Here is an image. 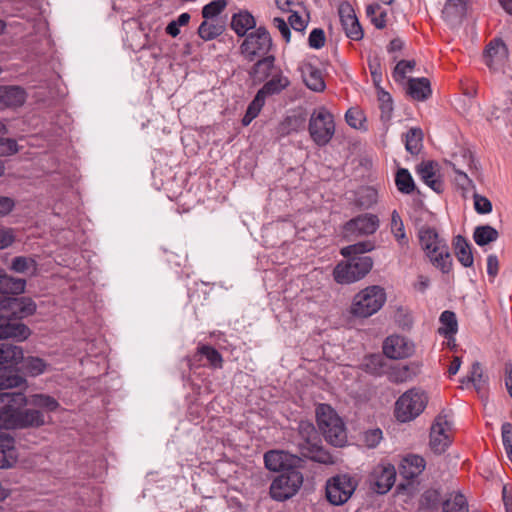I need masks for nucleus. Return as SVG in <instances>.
Instances as JSON below:
<instances>
[{"instance_id":"1","label":"nucleus","mask_w":512,"mask_h":512,"mask_svg":"<svg viewBox=\"0 0 512 512\" xmlns=\"http://www.w3.org/2000/svg\"><path fill=\"white\" fill-rule=\"evenodd\" d=\"M419 243L431 264L442 273L452 269V257L445 239L434 228L423 226L418 232Z\"/></svg>"},{"instance_id":"2","label":"nucleus","mask_w":512,"mask_h":512,"mask_svg":"<svg viewBox=\"0 0 512 512\" xmlns=\"http://www.w3.org/2000/svg\"><path fill=\"white\" fill-rule=\"evenodd\" d=\"M428 401L427 392L421 388L414 387L405 391L395 402V418L401 423L415 420L424 412Z\"/></svg>"},{"instance_id":"3","label":"nucleus","mask_w":512,"mask_h":512,"mask_svg":"<svg viewBox=\"0 0 512 512\" xmlns=\"http://www.w3.org/2000/svg\"><path fill=\"white\" fill-rule=\"evenodd\" d=\"M3 404L4 411L0 412V425L6 426L7 429L39 427L45 424L44 414L39 410H22V406H18L14 401Z\"/></svg>"},{"instance_id":"4","label":"nucleus","mask_w":512,"mask_h":512,"mask_svg":"<svg viewBox=\"0 0 512 512\" xmlns=\"http://www.w3.org/2000/svg\"><path fill=\"white\" fill-rule=\"evenodd\" d=\"M386 302V292L379 285L368 286L354 295L350 314L357 318H368L377 313Z\"/></svg>"},{"instance_id":"5","label":"nucleus","mask_w":512,"mask_h":512,"mask_svg":"<svg viewBox=\"0 0 512 512\" xmlns=\"http://www.w3.org/2000/svg\"><path fill=\"white\" fill-rule=\"evenodd\" d=\"M335 131L334 115L326 106H318L312 110L308 121V132L317 146H326L334 137Z\"/></svg>"},{"instance_id":"6","label":"nucleus","mask_w":512,"mask_h":512,"mask_svg":"<svg viewBox=\"0 0 512 512\" xmlns=\"http://www.w3.org/2000/svg\"><path fill=\"white\" fill-rule=\"evenodd\" d=\"M317 423L326 440L334 446L342 447L347 442V433L342 419L327 404L316 409Z\"/></svg>"},{"instance_id":"7","label":"nucleus","mask_w":512,"mask_h":512,"mask_svg":"<svg viewBox=\"0 0 512 512\" xmlns=\"http://www.w3.org/2000/svg\"><path fill=\"white\" fill-rule=\"evenodd\" d=\"M304 482L302 472L297 468H287L276 476L269 488L270 497L278 502H283L294 497L301 489Z\"/></svg>"},{"instance_id":"8","label":"nucleus","mask_w":512,"mask_h":512,"mask_svg":"<svg viewBox=\"0 0 512 512\" xmlns=\"http://www.w3.org/2000/svg\"><path fill=\"white\" fill-rule=\"evenodd\" d=\"M373 260L369 256L352 257L342 261L333 270L334 280L339 284H351L364 278L372 269Z\"/></svg>"},{"instance_id":"9","label":"nucleus","mask_w":512,"mask_h":512,"mask_svg":"<svg viewBox=\"0 0 512 512\" xmlns=\"http://www.w3.org/2000/svg\"><path fill=\"white\" fill-rule=\"evenodd\" d=\"M273 46L270 33L264 27H258L248 33L240 45L241 55L250 62L267 55Z\"/></svg>"},{"instance_id":"10","label":"nucleus","mask_w":512,"mask_h":512,"mask_svg":"<svg viewBox=\"0 0 512 512\" xmlns=\"http://www.w3.org/2000/svg\"><path fill=\"white\" fill-rule=\"evenodd\" d=\"M358 486L357 480L348 474H338L329 478L325 491L327 500L335 506L345 504Z\"/></svg>"},{"instance_id":"11","label":"nucleus","mask_w":512,"mask_h":512,"mask_svg":"<svg viewBox=\"0 0 512 512\" xmlns=\"http://www.w3.org/2000/svg\"><path fill=\"white\" fill-rule=\"evenodd\" d=\"M452 441V423L449 415L441 412L436 416L430 430V447L435 453H443Z\"/></svg>"},{"instance_id":"12","label":"nucleus","mask_w":512,"mask_h":512,"mask_svg":"<svg viewBox=\"0 0 512 512\" xmlns=\"http://www.w3.org/2000/svg\"><path fill=\"white\" fill-rule=\"evenodd\" d=\"M379 218L370 213L359 215L344 225L345 237L352 239L374 234L379 228Z\"/></svg>"},{"instance_id":"13","label":"nucleus","mask_w":512,"mask_h":512,"mask_svg":"<svg viewBox=\"0 0 512 512\" xmlns=\"http://www.w3.org/2000/svg\"><path fill=\"white\" fill-rule=\"evenodd\" d=\"M396 469L392 464L377 465L370 475V485L378 494L387 493L394 485Z\"/></svg>"},{"instance_id":"14","label":"nucleus","mask_w":512,"mask_h":512,"mask_svg":"<svg viewBox=\"0 0 512 512\" xmlns=\"http://www.w3.org/2000/svg\"><path fill=\"white\" fill-rule=\"evenodd\" d=\"M383 352L388 358L402 359L413 354L414 345L403 336L392 335L387 337L384 341Z\"/></svg>"},{"instance_id":"15","label":"nucleus","mask_w":512,"mask_h":512,"mask_svg":"<svg viewBox=\"0 0 512 512\" xmlns=\"http://www.w3.org/2000/svg\"><path fill=\"white\" fill-rule=\"evenodd\" d=\"M339 17L348 38L356 41L363 38V30L350 4L343 3L340 5Z\"/></svg>"},{"instance_id":"16","label":"nucleus","mask_w":512,"mask_h":512,"mask_svg":"<svg viewBox=\"0 0 512 512\" xmlns=\"http://www.w3.org/2000/svg\"><path fill=\"white\" fill-rule=\"evenodd\" d=\"M36 303L29 297L0 299V310H9L16 318H25L36 312Z\"/></svg>"},{"instance_id":"17","label":"nucleus","mask_w":512,"mask_h":512,"mask_svg":"<svg viewBox=\"0 0 512 512\" xmlns=\"http://www.w3.org/2000/svg\"><path fill=\"white\" fill-rule=\"evenodd\" d=\"M507 58L508 50L501 40L494 39L487 45L484 53V61L490 69H500L504 66Z\"/></svg>"},{"instance_id":"18","label":"nucleus","mask_w":512,"mask_h":512,"mask_svg":"<svg viewBox=\"0 0 512 512\" xmlns=\"http://www.w3.org/2000/svg\"><path fill=\"white\" fill-rule=\"evenodd\" d=\"M30 334L31 330L24 323L12 321L10 318L0 315V340L12 338L24 341Z\"/></svg>"},{"instance_id":"19","label":"nucleus","mask_w":512,"mask_h":512,"mask_svg":"<svg viewBox=\"0 0 512 512\" xmlns=\"http://www.w3.org/2000/svg\"><path fill=\"white\" fill-rule=\"evenodd\" d=\"M418 174L421 180L433 191L441 193L444 190V183L438 174V165L434 162H423L418 166Z\"/></svg>"},{"instance_id":"20","label":"nucleus","mask_w":512,"mask_h":512,"mask_svg":"<svg viewBox=\"0 0 512 512\" xmlns=\"http://www.w3.org/2000/svg\"><path fill=\"white\" fill-rule=\"evenodd\" d=\"M306 86L314 92H323L326 88L322 73L315 65L305 62L300 67Z\"/></svg>"},{"instance_id":"21","label":"nucleus","mask_w":512,"mask_h":512,"mask_svg":"<svg viewBox=\"0 0 512 512\" xmlns=\"http://www.w3.org/2000/svg\"><path fill=\"white\" fill-rule=\"evenodd\" d=\"M293 457L284 451L271 450L264 454L265 467L270 471H285L291 466Z\"/></svg>"},{"instance_id":"22","label":"nucleus","mask_w":512,"mask_h":512,"mask_svg":"<svg viewBox=\"0 0 512 512\" xmlns=\"http://www.w3.org/2000/svg\"><path fill=\"white\" fill-rule=\"evenodd\" d=\"M425 466L426 462L423 457L411 454L402 459L399 472L404 478L413 479L423 472Z\"/></svg>"},{"instance_id":"23","label":"nucleus","mask_w":512,"mask_h":512,"mask_svg":"<svg viewBox=\"0 0 512 512\" xmlns=\"http://www.w3.org/2000/svg\"><path fill=\"white\" fill-rule=\"evenodd\" d=\"M26 281L11 276H0V299H15V295H19L25 291Z\"/></svg>"},{"instance_id":"24","label":"nucleus","mask_w":512,"mask_h":512,"mask_svg":"<svg viewBox=\"0 0 512 512\" xmlns=\"http://www.w3.org/2000/svg\"><path fill=\"white\" fill-rule=\"evenodd\" d=\"M488 119L502 121L505 125L512 123V98L510 95H506L503 100L493 105Z\"/></svg>"},{"instance_id":"25","label":"nucleus","mask_w":512,"mask_h":512,"mask_svg":"<svg viewBox=\"0 0 512 512\" xmlns=\"http://www.w3.org/2000/svg\"><path fill=\"white\" fill-rule=\"evenodd\" d=\"M26 100V92L18 86L0 87V103L7 107H19Z\"/></svg>"},{"instance_id":"26","label":"nucleus","mask_w":512,"mask_h":512,"mask_svg":"<svg viewBox=\"0 0 512 512\" xmlns=\"http://www.w3.org/2000/svg\"><path fill=\"white\" fill-rule=\"evenodd\" d=\"M290 85V81L287 76L279 69L273 75L272 78L267 81L263 87L258 91L263 97L270 95L279 94L281 91L286 89Z\"/></svg>"},{"instance_id":"27","label":"nucleus","mask_w":512,"mask_h":512,"mask_svg":"<svg viewBox=\"0 0 512 512\" xmlns=\"http://www.w3.org/2000/svg\"><path fill=\"white\" fill-rule=\"evenodd\" d=\"M256 63L250 70V76L255 81H264L274 69L275 57L273 55H265L256 59Z\"/></svg>"},{"instance_id":"28","label":"nucleus","mask_w":512,"mask_h":512,"mask_svg":"<svg viewBox=\"0 0 512 512\" xmlns=\"http://www.w3.org/2000/svg\"><path fill=\"white\" fill-rule=\"evenodd\" d=\"M255 26V18L248 11H240L232 16L231 28L240 37L246 36L247 32L255 28Z\"/></svg>"},{"instance_id":"29","label":"nucleus","mask_w":512,"mask_h":512,"mask_svg":"<svg viewBox=\"0 0 512 512\" xmlns=\"http://www.w3.org/2000/svg\"><path fill=\"white\" fill-rule=\"evenodd\" d=\"M442 512H469L466 497L459 491H452L442 502Z\"/></svg>"},{"instance_id":"30","label":"nucleus","mask_w":512,"mask_h":512,"mask_svg":"<svg viewBox=\"0 0 512 512\" xmlns=\"http://www.w3.org/2000/svg\"><path fill=\"white\" fill-rule=\"evenodd\" d=\"M466 13V4L463 0H448L443 8L442 14L449 24L459 23Z\"/></svg>"},{"instance_id":"31","label":"nucleus","mask_w":512,"mask_h":512,"mask_svg":"<svg viewBox=\"0 0 512 512\" xmlns=\"http://www.w3.org/2000/svg\"><path fill=\"white\" fill-rule=\"evenodd\" d=\"M461 382L464 385L472 384L475 390L481 393L487 386L488 377L484 374L482 365L479 362H474L468 375Z\"/></svg>"},{"instance_id":"32","label":"nucleus","mask_w":512,"mask_h":512,"mask_svg":"<svg viewBox=\"0 0 512 512\" xmlns=\"http://www.w3.org/2000/svg\"><path fill=\"white\" fill-rule=\"evenodd\" d=\"M430 82L427 78H411L408 81L407 93L414 100L423 101L431 95Z\"/></svg>"},{"instance_id":"33","label":"nucleus","mask_w":512,"mask_h":512,"mask_svg":"<svg viewBox=\"0 0 512 512\" xmlns=\"http://www.w3.org/2000/svg\"><path fill=\"white\" fill-rule=\"evenodd\" d=\"M23 349L9 343L0 344V365L16 366L23 360Z\"/></svg>"},{"instance_id":"34","label":"nucleus","mask_w":512,"mask_h":512,"mask_svg":"<svg viewBox=\"0 0 512 512\" xmlns=\"http://www.w3.org/2000/svg\"><path fill=\"white\" fill-rule=\"evenodd\" d=\"M455 254L464 267H471L474 262L471 247L464 237L458 235L454 241Z\"/></svg>"},{"instance_id":"35","label":"nucleus","mask_w":512,"mask_h":512,"mask_svg":"<svg viewBox=\"0 0 512 512\" xmlns=\"http://www.w3.org/2000/svg\"><path fill=\"white\" fill-rule=\"evenodd\" d=\"M224 31V26L216 20H207L198 27V35L204 41H210L220 36Z\"/></svg>"},{"instance_id":"36","label":"nucleus","mask_w":512,"mask_h":512,"mask_svg":"<svg viewBox=\"0 0 512 512\" xmlns=\"http://www.w3.org/2000/svg\"><path fill=\"white\" fill-rule=\"evenodd\" d=\"M439 321L441 326L439 327L438 332L441 335L446 338H451L457 333L458 322L454 312L448 310L442 312Z\"/></svg>"},{"instance_id":"37","label":"nucleus","mask_w":512,"mask_h":512,"mask_svg":"<svg viewBox=\"0 0 512 512\" xmlns=\"http://www.w3.org/2000/svg\"><path fill=\"white\" fill-rule=\"evenodd\" d=\"M499 237L498 231L490 225L477 226L473 233V239L479 246L488 245Z\"/></svg>"},{"instance_id":"38","label":"nucleus","mask_w":512,"mask_h":512,"mask_svg":"<svg viewBox=\"0 0 512 512\" xmlns=\"http://www.w3.org/2000/svg\"><path fill=\"white\" fill-rule=\"evenodd\" d=\"M22 363L24 371L32 377L39 376L50 368V365L45 360L34 356L23 357Z\"/></svg>"},{"instance_id":"39","label":"nucleus","mask_w":512,"mask_h":512,"mask_svg":"<svg viewBox=\"0 0 512 512\" xmlns=\"http://www.w3.org/2000/svg\"><path fill=\"white\" fill-rule=\"evenodd\" d=\"M391 232L400 247H408L409 240L405 233L404 224L396 210H394L391 214Z\"/></svg>"},{"instance_id":"40","label":"nucleus","mask_w":512,"mask_h":512,"mask_svg":"<svg viewBox=\"0 0 512 512\" xmlns=\"http://www.w3.org/2000/svg\"><path fill=\"white\" fill-rule=\"evenodd\" d=\"M375 243L371 240L361 241L352 245H348L341 249V255L346 258L360 257L359 255L374 250Z\"/></svg>"},{"instance_id":"41","label":"nucleus","mask_w":512,"mask_h":512,"mask_svg":"<svg viewBox=\"0 0 512 512\" xmlns=\"http://www.w3.org/2000/svg\"><path fill=\"white\" fill-rule=\"evenodd\" d=\"M25 382V379L20 375L13 373L6 368H0V390L17 388Z\"/></svg>"},{"instance_id":"42","label":"nucleus","mask_w":512,"mask_h":512,"mask_svg":"<svg viewBox=\"0 0 512 512\" xmlns=\"http://www.w3.org/2000/svg\"><path fill=\"white\" fill-rule=\"evenodd\" d=\"M422 139V131L418 128H411L405 137L406 150L412 155L418 154L422 148Z\"/></svg>"},{"instance_id":"43","label":"nucleus","mask_w":512,"mask_h":512,"mask_svg":"<svg viewBox=\"0 0 512 512\" xmlns=\"http://www.w3.org/2000/svg\"><path fill=\"white\" fill-rule=\"evenodd\" d=\"M45 409L47 411H55L59 407L58 401L46 394H34L29 399L26 398V404Z\"/></svg>"},{"instance_id":"44","label":"nucleus","mask_w":512,"mask_h":512,"mask_svg":"<svg viewBox=\"0 0 512 512\" xmlns=\"http://www.w3.org/2000/svg\"><path fill=\"white\" fill-rule=\"evenodd\" d=\"M451 166L455 173V183L460 189H462L465 192L475 189V184L468 177L467 173L459 168V160L457 157L454 158V162H451Z\"/></svg>"},{"instance_id":"45","label":"nucleus","mask_w":512,"mask_h":512,"mask_svg":"<svg viewBox=\"0 0 512 512\" xmlns=\"http://www.w3.org/2000/svg\"><path fill=\"white\" fill-rule=\"evenodd\" d=\"M397 189L404 194H410L415 188L414 180L407 169L401 168L397 171L395 177Z\"/></svg>"},{"instance_id":"46","label":"nucleus","mask_w":512,"mask_h":512,"mask_svg":"<svg viewBox=\"0 0 512 512\" xmlns=\"http://www.w3.org/2000/svg\"><path fill=\"white\" fill-rule=\"evenodd\" d=\"M379 107L381 110V118L384 121H389L393 113V101L391 95L382 88L377 90Z\"/></svg>"},{"instance_id":"47","label":"nucleus","mask_w":512,"mask_h":512,"mask_svg":"<svg viewBox=\"0 0 512 512\" xmlns=\"http://www.w3.org/2000/svg\"><path fill=\"white\" fill-rule=\"evenodd\" d=\"M227 6V0H213L202 8V17L207 20H215Z\"/></svg>"},{"instance_id":"48","label":"nucleus","mask_w":512,"mask_h":512,"mask_svg":"<svg viewBox=\"0 0 512 512\" xmlns=\"http://www.w3.org/2000/svg\"><path fill=\"white\" fill-rule=\"evenodd\" d=\"M10 268L16 273L34 272L36 270V262L30 257L17 256L13 258Z\"/></svg>"},{"instance_id":"49","label":"nucleus","mask_w":512,"mask_h":512,"mask_svg":"<svg viewBox=\"0 0 512 512\" xmlns=\"http://www.w3.org/2000/svg\"><path fill=\"white\" fill-rule=\"evenodd\" d=\"M302 121L296 116L286 117L278 127V134L281 137L290 135L291 133L298 132L301 129Z\"/></svg>"},{"instance_id":"50","label":"nucleus","mask_w":512,"mask_h":512,"mask_svg":"<svg viewBox=\"0 0 512 512\" xmlns=\"http://www.w3.org/2000/svg\"><path fill=\"white\" fill-rule=\"evenodd\" d=\"M190 14L184 12L180 14L177 19L171 21L166 27V33L172 37H177L180 34V27L186 26L190 21Z\"/></svg>"},{"instance_id":"51","label":"nucleus","mask_w":512,"mask_h":512,"mask_svg":"<svg viewBox=\"0 0 512 512\" xmlns=\"http://www.w3.org/2000/svg\"><path fill=\"white\" fill-rule=\"evenodd\" d=\"M198 352L204 355L213 367L220 368L222 366V356L213 347L203 345L199 347Z\"/></svg>"},{"instance_id":"52","label":"nucleus","mask_w":512,"mask_h":512,"mask_svg":"<svg viewBox=\"0 0 512 512\" xmlns=\"http://www.w3.org/2000/svg\"><path fill=\"white\" fill-rule=\"evenodd\" d=\"M346 122L349 126L355 129H361L364 126L363 112L357 108L349 109L345 114Z\"/></svg>"},{"instance_id":"53","label":"nucleus","mask_w":512,"mask_h":512,"mask_svg":"<svg viewBox=\"0 0 512 512\" xmlns=\"http://www.w3.org/2000/svg\"><path fill=\"white\" fill-rule=\"evenodd\" d=\"M474 208L478 214H489L492 212V203L491 201L478 193H474Z\"/></svg>"},{"instance_id":"54","label":"nucleus","mask_w":512,"mask_h":512,"mask_svg":"<svg viewBox=\"0 0 512 512\" xmlns=\"http://www.w3.org/2000/svg\"><path fill=\"white\" fill-rule=\"evenodd\" d=\"M502 440L507 456L512 462V424L504 423L502 425Z\"/></svg>"},{"instance_id":"55","label":"nucleus","mask_w":512,"mask_h":512,"mask_svg":"<svg viewBox=\"0 0 512 512\" xmlns=\"http://www.w3.org/2000/svg\"><path fill=\"white\" fill-rule=\"evenodd\" d=\"M383 434L379 428L368 430L363 435V440L368 448H375L382 440Z\"/></svg>"},{"instance_id":"56","label":"nucleus","mask_w":512,"mask_h":512,"mask_svg":"<svg viewBox=\"0 0 512 512\" xmlns=\"http://www.w3.org/2000/svg\"><path fill=\"white\" fill-rule=\"evenodd\" d=\"M415 66L414 61H399L394 69L395 80H403L407 73L411 72Z\"/></svg>"},{"instance_id":"57","label":"nucleus","mask_w":512,"mask_h":512,"mask_svg":"<svg viewBox=\"0 0 512 512\" xmlns=\"http://www.w3.org/2000/svg\"><path fill=\"white\" fill-rule=\"evenodd\" d=\"M309 46L314 49H320L325 44V34L322 29L315 28L311 31L309 38Z\"/></svg>"},{"instance_id":"58","label":"nucleus","mask_w":512,"mask_h":512,"mask_svg":"<svg viewBox=\"0 0 512 512\" xmlns=\"http://www.w3.org/2000/svg\"><path fill=\"white\" fill-rule=\"evenodd\" d=\"M18 152V145L15 140L0 138V156H10Z\"/></svg>"},{"instance_id":"59","label":"nucleus","mask_w":512,"mask_h":512,"mask_svg":"<svg viewBox=\"0 0 512 512\" xmlns=\"http://www.w3.org/2000/svg\"><path fill=\"white\" fill-rule=\"evenodd\" d=\"M8 401H14L18 406H25L26 405V396L24 393H21V392L0 393V404H3L4 402H8Z\"/></svg>"},{"instance_id":"60","label":"nucleus","mask_w":512,"mask_h":512,"mask_svg":"<svg viewBox=\"0 0 512 512\" xmlns=\"http://www.w3.org/2000/svg\"><path fill=\"white\" fill-rule=\"evenodd\" d=\"M16 239V235L11 228H0V250L11 246Z\"/></svg>"},{"instance_id":"61","label":"nucleus","mask_w":512,"mask_h":512,"mask_svg":"<svg viewBox=\"0 0 512 512\" xmlns=\"http://www.w3.org/2000/svg\"><path fill=\"white\" fill-rule=\"evenodd\" d=\"M265 100H266V98L263 97L259 92H257L255 98L249 104L246 112L248 114L252 115V117L256 118L258 116V114L260 113V111L265 103Z\"/></svg>"},{"instance_id":"62","label":"nucleus","mask_w":512,"mask_h":512,"mask_svg":"<svg viewBox=\"0 0 512 512\" xmlns=\"http://www.w3.org/2000/svg\"><path fill=\"white\" fill-rule=\"evenodd\" d=\"M274 26L279 30L282 37L285 39L286 42L290 41L291 32L289 25L286 23V21L283 18L275 17L273 19Z\"/></svg>"},{"instance_id":"63","label":"nucleus","mask_w":512,"mask_h":512,"mask_svg":"<svg viewBox=\"0 0 512 512\" xmlns=\"http://www.w3.org/2000/svg\"><path fill=\"white\" fill-rule=\"evenodd\" d=\"M290 26L295 31H303L307 26V21L302 18L297 12H292V14L288 18Z\"/></svg>"},{"instance_id":"64","label":"nucleus","mask_w":512,"mask_h":512,"mask_svg":"<svg viewBox=\"0 0 512 512\" xmlns=\"http://www.w3.org/2000/svg\"><path fill=\"white\" fill-rule=\"evenodd\" d=\"M429 287L430 278L426 275H418L415 282L413 283L414 290L422 294L425 293Z\"/></svg>"}]
</instances>
